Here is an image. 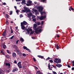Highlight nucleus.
Instances as JSON below:
<instances>
[{
    "instance_id": "54",
    "label": "nucleus",
    "mask_w": 74,
    "mask_h": 74,
    "mask_svg": "<svg viewBox=\"0 0 74 74\" xmlns=\"http://www.w3.org/2000/svg\"><path fill=\"white\" fill-rule=\"evenodd\" d=\"M21 1V0H16V2H19Z\"/></svg>"
},
{
    "instance_id": "41",
    "label": "nucleus",
    "mask_w": 74,
    "mask_h": 74,
    "mask_svg": "<svg viewBox=\"0 0 74 74\" xmlns=\"http://www.w3.org/2000/svg\"><path fill=\"white\" fill-rule=\"evenodd\" d=\"M56 48H57V49H58L59 48V47L58 45H57Z\"/></svg>"
},
{
    "instance_id": "22",
    "label": "nucleus",
    "mask_w": 74,
    "mask_h": 74,
    "mask_svg": "<svg viewBox=\"0 0 74 74\" xmlns=\"http://www.w3.org/2000/svg\"><path fill=\"white\" fill-rule=\"evenodd\" d=\"M43 16H40L39 18V19H40V20H43Z\"/></svg>"
},
{
    "instance_id": "26",
    "label": "nucleus",
    "mask_w": 74,
    "mask_h": 74,
    "mask_svg": "<svg viewBox=\"0 0 74 74\" xmlns=\"http://www.w3.org/2000/svg\"><path fill=\"white\" fill-rule=\"evenodd\" d=\"M16 52L18 53H19L20 52V51L19 50H18V49L17 47V49H16Z\"/></svg>"
},
{
    "instance_id": "45",
    "label": "nucleus",
    "mask_w": 74,
    "mask_h": 74,
    "mask_svg": "<svg viewBox=\"0 0 74 74\" xmlns=\"http://www.w3.org/2000/svg\"><path fill=\"white\" fill-rule=\"evenodd\" d=\"M10 32H10L11 33H13L14 32L12 29L11 30Z\"/></svg>"
},
{
    "instance_id": "58",
    "label": "nucleus",
    "mask_w": 74,
    "mask_h": 74,
    "mask_svg": "<svg viewBox=\"0 0 74 74\" xmlns=\"http://www.w3.org/2000/svg\"><path fill=\"white\" fill-rule=\"evenodd\" d=\"M52 66H53L54 68H56V66H54V65H52Z\"/></svg>"
},
{
    "instance_id": "20",
    "label": "nucleus",
    "mask_w": 74,
    "mask_h": 74,
    "mask_svg": "<svg viewBox=\"0 0 74 74\" xmlns=\"http://www.w3.org/2000/svg\"><path fill=\"white\" fill-rule=\"evenodd\" d=\"M5 57H6V58H10L11 57L10 56H9V55H6L5 56Z\"/></svg>"
},
{
    "instance_id": "34",
    "label": "nucleus",
    "mask_w": 74,
    "mask_h": 74,
    "mask_svg": "<svg viewBox=\"0 0 74 74\" xmlns=\"http://www.w3.org/2000/svg\"><path fill=\"white\" fill-rule=\"evenodd\" d=\"M32 19H33V18H34L36 17L34 15H32Z\"/></svg>"
},
{
    "instance_id": "28",
    "label": "nucleus",
    "mask_w": 74,
    "mask_h": 74,
    "mask_svg": "<svg viewBox=\"0 0 74 74\" xmlns=\"http://www.w3.org/2000/svg\"><path fill=\"white\" fill-rule=\"evenodd\" d=\"M36 74H42L40 73V71H38L37 72V73Z\"/></svg>"
},
{
    "instance_id": "32",
    "label": "nucleus",
    "mask_w": 74,
    "mask_h": 74,
    "mask_svg": "<svg viewBox=\"0 0 74 74\" xmlns=\"http://www.w3.org/2000/svg\"><path fill=\"white\" fill-rule=\"evenodd\" d=\"M50 59V58L49 57H48V58H47L46 59V61H47Z\"/></svg>"
},
{
    "instance_id": "27",
    "label": "nucleus",
    "mask_w": 74,
    "mask_h": 74,
    "mask_svg": "<svg viewBox=\"0 0 74 74\" xmlns=\"http://www.w3.org/2000/svg\"><path fill=\"white\" fill-rule=\"evenodd\" d=\"M32 20L34 22H35L36 21V18L32 19Z\"/></svg>"
},
{
    "instance_id": "42",
    "label": "nucleus",
    "mask_w": 74,
    "mask_h": 74,
    "mask_svg": "<svg viewBox=\"0 0 74 74\" xmlns=\"http://www.w3.org/2000/svg\"><path fill=\"white\" fill-rule=\"evenodd\" d=\"M14 64H17V61L16 60H14Z\"/></svg>"
},
{
    "instance_id": "51",
    "label": "nucleus",
    "mask_w": 74,
    "mask_h": 74,
    "mask_svg": "<svg viewBox=\"0 0 74 74\" xmlns=\"http://www.w3.org/2000/svg\"><path fill=\"white\" fill-rule=\"evenodd\" d=\"M14 36H12L11 38H10V39H12L14 38Z\"/></svg>"
},
{
    "instance_id": "33",
    "label": "nucleus",
    "mask_w": 74,
    "mask_h": 74,
    "mask_svg": "<svg viewBox=\"0 0 74 74\" xmlns=\"http://www.w3.org/2000/svg\"><path fill=\"white\" fill-rule=\"evenodd\" d=\"M27 32L28 33H29V29H27Z\"/></svg>"
},
{
    "instance_id": "11",
    "label": "nucleus",
    "mask_w": 74,
    "mask_h": 74,
    "mask_svg": "<svg viewBox=\"0 0 74 74\" xmlns=\"http://www.w3.org/2000/svg\"><path fill=\"white\" fill-rule=\"evenodd\" d=\"M5 65L6 66H8L9 67L11 66L10 64V63H7L6 62H5Z\"/></svg>"
},
{
    "instance_id": "64",
    "label": "nucleus",
    "mask_w": 74,
    "mask_h": 74,
    "mask_svg": "<svg viewBox=\"0 0 74 74\" xmlns=\"http://www.w3.org/2000/svg\"><path fill=\"white\" fill-rule=\"evenodd\" d=\"M71 62L73 64H74V60H73L72 62Z\"/></svg>"
},
{
    "instance_id": "24",
    "label": "nucleus",
    "mask_w": 74,
    "mask_h": 74,
    "mask_svg": "<svg viewBox=\"0 0 74 74\" xmlns=\"http://www.w3.org/2000/svg\"><path fill=\"white\" fill-rule=\"evenodd\" d=\"M24 9H25V12H27V11L28 9L27 8H25V7H24Z\"/></svg>"
},
{
    "instance_id": "56",
    "label": "nucleus",
    "mask_w": 74,
    "mask_h": 74,
    "mask_svg": "<svg viewBox=\"0 0 74 74\" xmlns=\"http://www.w3.org/2000/svg\"><path fill=\"white\" fill-rule=\"evenodd\" d=\"M33 60H34V62H36V59L35 58H33Z\"/></svg>"
},
{
    "instance_id": "35",
    "label": "nucleus",
    "mask_w": 74,
    "mask_h": 74,
    "mask_svg": "<svg viewBox=\"0 0 74 74\" xmlns=\"http://www.w3.org/2000/svg\"><path fill=\"white\" fill-rule=\"evenodd\" d=\"M58 64H59V63H61V60H60V59H58Z\"/></svg>"
},
{
    "instance_id": "31",
    "label": "nucleus",
    "mask_w": 74,
    "mask_h": 74,
    "mask_svg": "<svg viewBox=\"0 0 74 74\" xmlns=\"http://www.w3.org/2000/svg\"><path fill=\"white\" fill-rule=\"evenodd\" d=\"M6 16L8 18H9V15H8V14H6Z\"/></svg>"
},
{
    "instance_id": "53",
    "label": "nucleus",
    "mask_w": 74,
    "mask_h": 74,
    "mask_svg": "<svg viewBox=\"0 0 74 74\" xmlns=\"http://www.w3.org/2000/svg\"><path fill=\"white\" fill-rule=\"evenodd\" d=\"M67 66L68 67V68H71V66H70V65L69 64Z\"/></svg>"
},
{
    "instance_id": "17",
    "label": "nucleus",
    "mask_w": 74,
    "mask_h": 74,
    "mask_svg": "<svg viewBox=\"0 0 74 74\" xmlns=\"http://www.w3.org/2000/svg\"><path fill=\"white\" fill-rule=\"evenodd\" d=\"M6 25H8L9 24V23L8 22V21L7 20V19L6 20Z\"/></svg>"
},
{
    "instance_id": "13",
    "label": "nucleus",
    "mask_w": 74,
    "mask_h": 74,
    "mask_svg": "<svg viewBox=\"0 0 74 74\" xmlns=\"http://www.w3.org/2000/svg\"><path fill=\"white\" fill-rule=\"evenodd\" d=\"M12 47L13 48L16 49V50L17 49V46L15 45H12Z\"/></svg>"
},
{
    "instance_id": "57",
    "label": "nucleus",
    "mask_w": 74,
    "mask_h": 74,
    "mask_svg": "<svg viewBox=\"0 0 74 74\" xmlns=\"http://www.w3.org/2000/svg\"><path fill=\"white\" fill-rule=\"evenodd\" d=\"M33 33L34 32H31L30 33V34H33Z\"/></svg>"
},
{
    "instance_id": "2",
    "label": "nucleus",
    "mask_w": 74,
    "mask_h": 74,
    "mask_svg": "<svg viewBox=\"0 0 74 74\" xmlns=\"http://www.w3.org/2000/svg\"><path fill=\"white\" fill-rule=\"evenodd\" d=\"M27 24V23L25 21H23V22H21V29L23 30H25V27L24 26V25H26Z\"/></svg>"
},
{
    "instance_id": "6",
    "label": "nucleus",
    "mask_w": 74,
    "mask_h": 74,
    "mask_svg": "<svg viewBox=\"0 0 74 74\" xmlns=\"http://www.w3.org/2000/svg\"><path fill=\"white\" fill-rule=\"evenodd\" d=\"M6 29H5V30L4 31V32H3V33L2 35L4 37H6Z\"/></svg>"
},
{
    "instance_id": "23",
    "label": "nucleus",
    "mask_w": 74,
    "mask_h": 74,
    "mask_svg": "<svg viewBox=\"0 0 74 74\" xmlns=\"http://www.w3.org/2000/svg\"><path fill=\"white\" fill-rule=\"evenodd\" d=\"M3 71L2 69H0V74H3Z\"/></svg>"
},
{
    "instance_id": "61",
    "label": "nucleus",
    "mask_w": 74,
    "mask_h": 74,
    "mask_svg": "<svg viewBox=\"0 0 74 74\" xmlns=\"http://www.w3.org/2000/svg\"><path fill=\"white\" fill-rule=\"evenodd\" d=\"M71 70H72V71H73L74 70V67H72L71 69Z\"/></svg>"
},
{
    "instance_id": "60",
    "label": "nucleus",
    "mask_w": 74,
    "mask_h": 74,
    "mask_svg": "<svg viewBox=\"0 0 74 74\" xmlns=\"http://www.w3.org/2000/svg\"><path fill=\"white\" fill-rule=\"evenodd\" d=\"M43 12H40V14H41V15H42L43 14Z\"/></svg>"
},
{
    "instance_id": "50",
    "label": "nucleus",
    "mask_w": 74,
    "mask_h": 74,
    "mask_svg": "<svg viewBox=\"0 0 74 74\" xmlns=\"http://www.w3.org/2000/svg\"><path fill=\"white\" fill-rule=\"evenodd\" d=\"M53 74H57V73L54 71H53Z\"/></svg>"
},
{
    "instance_id": "52",
    "label": "nucleus",
    "mask_w": 74,
    "mask_h": 74,
    "mask_svg": "<svg viewBox=\"0 0 74 74\" xmlns=\"http://www.w3.org/2000/svg\"><path fill=\"white\" fill-rule=\"evenodd\" d=\"M29 15L31 17V16L32 15V13H31V12H30V13H29Z\"/></svg>"
},
{
    "instance_id": "55",
    "label": "nucleus",
    "mask_w": 74,
    "mask_h": 74,
    "mask_svg": "<svg viewBox=\"0 0 74 74\" xmlns=\"http://www.w3.org/2000/svg\"><path fill=\"white\" fill-rule=\"evenodd\" d=\"M58 58H55V60H56V61H58Z\"/></svg>"
},
{
    "instance_id": "8",
    "label": "nucleus",
    "mask_w": 74,
    "mask_h": 74,
    "mask_svg": "<svg viewBox=\"0 0 74 74\" xmlns=\"http://www.w3.org/2000/svg\"><path fill=\"white\" fill-rule=\"evenodd\" d=\"M18 71V69L16 67H15L13 69V70H12V72H15V71Z\"/></svg>"
},
{
    "instance_id": "19",
    "label": "nucleus",
    "mask_w": 74,
    "mask_h": 74,
    "mask_svg": "<svg viewBox=\"0 0 74 74\" xmlns=\"http://www.w3.org/2000/svg\"><path fill=\"white\" fill-rule=\"evenodd\" d=\"M20 40L21 41H22V42H24V39L22 38H20Z\"/></svg>"
},
{
    "instance_id": "5",
    "label": "nucleus",
    "mask_w": 74,
    "mask_h": 74,
    "mask_svg": "<svg viewBox=\"0 0 74 74\" xmlns=\"http://www.w3.org/2000/svg\"><path fill=\"white\" fill-rule=\"evenodd\" d=\"M23 49H25V50H27V51H28L30 52H31V51L29 50V49H28L27 48V47H26V46H24L23 47Z\"/></svg>"
},
{
    "instance_id": "59",
    "label": "nucleus",
    "mask_w": 74,
    "mask_h": 74,
    "mask_svg": "<svg viewBox=\"0 0 74 74\" xmlns=\"http://www.w3.org/2000/svg\"><path fill=\"white\" fill-rule=\"evenodd\" d=\"M19 41V40H18L16 41V44H18V42Z\"/></svg>"
},
{
    "instance_id": "39",
    "label": "nucleus",
    "mask_w": 74,
    "mask_h": 74,
    "mask_svg": "<svg viewBox=\"0 0 74 74\" xmlns=\"http://www.w3.org/2000/svg\"><path fill=\"white\" fill-rule=\"evenodd\" d=\"M44 21H42L41 23V26H42V25L44 24Z\"/></svg>"
},
{
    "instance_id": "30",
    "label": "nucleus",
    "mask_w": 74,
    "mask_h": 74,
    "mask_svg": "<svg viewBox=\"0 0 74 74\" xmlns=\"http://www.w3.org/2000/svg\"><path fill=\"white\" fill-rule=\"evenodd\" d=\"M6 51H7V53H8L9 54H11V52L9 51L8 50H7Z\"/></svg>"
},
{
    "instance_id": "29",
    "label": "nucleus",
    "mask_w": 74,
    "mask_h": 74,
    "mask_svg": "<svg viewBox=\"0 0 74 74\" xmlns=\"http://www.w3.org/2000/svg\"><path fill=\"white\" fill-rule=\"evenodd\" d=\"M36 24L37 25H39L40 24V23L39 22H38L36 23Z\"/></svg>"
},
{
    "instance_id": "18",
    "label": "nucleus",
    "mask_w": 74,
    "mask_h": 74,
    "mask_svg": "<svg viewBox=\"0 0 74 74\" xmlns=\"http://www.w3.org/2000/svg\"><path fill=\"white\" fill-rule=\"evenodd\" d=\"M37 57H39V58H41V59H43L44 58V57L43 56H37Z\"/></svg>"
},
{
    "instance_id": "25",
    "label": "nucleus",
    "mask_w": 74,
    "mask_h": 74,
    "mask_svg": "<svg viewBox=\"0 0 74 74\" xmlns=\"http://www.w3.org/2000/svg\"><path fill=\"white\" fill-rule=\"evenodd\" d=\"M70 8L73 11V12H74V9L73 8H72V6H71Z\"/></svg>"
},
{
    "instance_id": "63",
    "label": "nucleus",
    "mask_w": 74,
    "mask_h": 74,
    "mask_svg": "<svg viewBox=\"0 0 74 74\" xmlns=\"http://www.w3.org/2000/svg\"><path fill=\"white\" fill-rule=\"evenodd\" d=\"M46 18V16L45 15H44V16H43V18Z\"/></svg>"
},
{
    "instance_id": "44",
    "label": "nucleus",
    "mask_w": 74,
    "mask_h": 74,
    "mask_svg": "<svg viewBox=\"0 0 74 74\" xmlns=\"http://www.w3.org/2000/svg\"><path fill=\"white\" fill-rule=\"evenodd\" d=\"M23 15L22 14H21V15H20V18H22V17H23Z\"/></svg>"
},
{
    "instance_id": "1",
    "label": "nucleus",
    "mask_w": 74,
    "mask_h": 74,
    "mask_svg": "<svg viewBox=\"0 0 74 74\" xmlns=\"http://www.w3.org/2000/svg\"><path fill=\"white\" fill-rule=\"evenodd\" d=\"M37 26L36 24L34 23V24L33 28L35 30V32L36 33V34H38L39 33H41L42 31V29H38L39 27H38L36 28Z\"/></svg>"
},
{
    "instance_id": "14",
    "label": "nucleus",
    "mask_w": 74,
    "mask_h": 74,
    "mask_svg": "<svg viewBox=\"0 0 74 74\" xmlns=\"http://www.w3.org/2000/svg\"><path fill=\"white\" fill-rule=\"evenodd\" d=\"M2 47H3V48L4 49H6V45H5V44H3L2 45Z\"/></svg>"
},
{
    "instance_id": "3",
    "label": "nucleus",
    "mask_w": 74,
    "mask_h": 74,
    "mask_svg": "<svg viewBox=\"0 0 74 74\" xmlns=\"http://www.w3.org/2000/svg\"><path fill=\"white\" fill-rule=\"evenodd\" d=\"M37 8L39 9L40 11H42L43 9H44L43 7H42L41 6H38Z\"/></svg>"
},
{
    "instance_id": "9",
    "label": "nucleus",
    "mask_w": 74,
    "mask_h": 74,
    "mask_svg": "<svg viewBox=\"0 0 74 74\" xmlns=\"http://www.w3.org/2000/svg\"><path fill=\"white\" fill-rule=\"evenodd\" d=\"M4 49H2L0 50V53H1L3 55H5V53H4Z\"/></svg>"
},
{
    "instance_id": "36",
    "label": "nucleus",
    "mask_w": 74,
    "mask_h": 74,
    "mask_svg": "<svg viewBox=\"0 0 74 74\" xmlns=\"http://www.w3.org/2000/svg\"><path fill=\"white\" fill-rule=\"evenodd\" d=\"M28 3H32V1H29L27 2Z\"/></svg>"
},
{
    "instance_id": "46",
    "label": "nucleus",
    "mask_w": 74,
    "mask_h": 74,
    "mask_svg": "<svg viewBox=\"0 0 74 74\" xmlns=\"http://www.w3.org/2000/svg\"><path fill=\"white\" fill-rule=\"evenodd\" d=\"M12 11H10V15H12Z\"/></svg>"
},
{
    "instance_id": "62",
    "label": "nucleus",
    "mask_w": 74,
    "mask_h": 74,
    "mask_svg": "<svg viewBox=\"0 0 74 74\" xmlns=\"http://www.w3.org/2000/svg\"><path fill=\"white\" fill-rule=\"evenodd\" d=\"M34 11L35 12H36H36L37 11V10L35 9Z\"/></svg>"
},
{
    "instance_id": "15",
    "label": "nucleus",
    "mask_w": 74,
    "mask_h": 74,
    "mask_svg": "<svg viewBox=\"0 0 74 74\" xmlns=\"http://www.w3.org/2000/svg\"><path fill=\"white\" fill-rule=\"evenodd\" d=\"M4 71L6 73H9L10 72V70L5 69L4 70Z\"/></svg>"
},
{
    "instance_id": "10",
    "label": "nucleus",
    "mask_w": 74,
    "mask_h": 74,
    "mask_svg": "<svg viewBox=\"0 0 74 74\" xmlns=\"http://www.w3.org/2000/svg\"><path fill=\"white\" fill-rule=\"evenodd\" d=\"M12 56L14 58H15V57H16V53L14 52L12 54Z\"/></svg>"
},
{
    "instance_id": "47",
    "label": "nucleus",
    "mask_w": 74,
    "mask_h": 74,
    "mask_svg": "<svg viewBox=\"0 0 74 74\" xmlns=\"http://www.w3.org/2000/svg\"><path fill=\"white\" fill-rule=\"evenodd\" d=\"M22 12H23L24 13H25V12L26 11H25V9H24V10H22Z\"/></svg>"
},
{
    "instance_id": "43",
    "label": "nucleus",
    "mask_w": 74,
    "mask_h": 74,
    "mask_svg": "<svg viewBox=\"0 0 74 74\" xmlns=\"http://www.w3.org/2000/svg\"><path fill=\"white\" fill-rule=\"evenodd\" d=\"M28 17L29 18H30L31 17V16L29 15V14H28Z\"/></svg>"
},
{
    "instance_id": "38",
    "label": "nucleus",
    "mask_w": 74,
    "mask_h": 74,
    "mask_svg": "<svg viewBox=\"0 0 74 74\" xmlns=\"http://www.w3.org/2000/svg\"><path fill=\"white\" fill-rule=\"evenodd\" d=\"M49 61L50 62V63H52L53 62V61L51 60H49Z\"/></svg>"
},
{
    "instance_id": "21",
    "label": "nucleus",
    "mask_w": 74,
    "mask_h": 74,
    "mask_svg": "<svg viewBox=\"0 0 74 74\" xmlns=\"http://www.w3.org/2000/svg\"><path fill=\"white\" fill-rule=\"evenodd\" d=\"M18 54L20 57L21 56L22 53H21V52H19V53H18Z\"/></svg>"
},
{
    "instance_id": "12",
    "label": "nucleus",
    "mask_w": 74,
    "mask_h": 74,
    "mask_svg": "<svg viewBox=\"0 0 74 74\" xmlns=\"http://www.w3.org/2000/svg\"><path fill=\"white\" fill-rule=\"evenodd\" d=\"M56 66L58 68H60V67L62 66V65L61 64H56Z\"/></svg>"
},
{
    "instance_id": "7",
    "label": "nucleus",
    "mask_w": 74,
    "mask_h": 74,
    "mask_svg": "<svg viewBox=\"0 0 74 74\" xmlns=\"http://www.w3.org/2000/svg\"><path fill=\"white\" fill-rule=\"evenodd\" d=\"M26 1L25 0H22V2H21V4L23 5H25L26 3L25 2Z\"/></svg>"
},
{
    "instance_id": "37",
    "label": "nucleus",
    "mask_w": 74,
    "mask_h": 74,
    "mask_svg": "<svg viewBox=\"0 0 74 74\" xmlns=\"http://www.w3.org/2000/svg\"><path fill=\"white\" fill-rule=\"evenodd\" d=\"M22 55L23 56H27V55H26L24 53H23L22 54Z\"/></svg>"
},
{
    "instance_id": "40",
    "label": "nucleus",
    "mask_w": 74,
    "mask_h": 74,
    "mask_svg": "<svg viewBox=\"0 0 74 74\" xmlns=\"http://www.w3.org/2000/svg\"><path fill=\"white\" fill-rule=\"evenodd\" d=\"M54 61L55 62H56V63H57V64H58V62L56 61V60H54Z\"/></svg>"
},
{
    "instance_id": "49",
    "label": "nucleus",
    "mask_w": 74,
    "mask_h": 74,
    "mask_svg": "<svg viewBox=\"0 0 74 74\" xmlns=\"http://www.w3.org/2000/svg\"><path fill=\"white\" fill-rule=\"evenodd\" d=\"M34 67L36 69H38V67L36 66H35Z\"/></svg>"
},
{
    "instance_id": "16",
    "label": "nucleus",
    "mask_w": 74,
    "mask_h": 74,
    "mask_svg": "<svg viewBox=\"0 0 74 74\" xmlns=\"http://www.w3.org/2000/svg\"><path fill=\"white\" fill-rule=\"evenodd\" d=\"M48 68L49 69V70L52 71V69L51 68H50V63H49L48 64Z\"/></svg>"
},
{
    "instance_id": "48",
    "label": "nucleus",
    "mask_w": 74,
    "mask_h": 74,
    "mask_svg": "<svg viewBox=\"0 0 74 74\" xmlns=\"http://www.w3.org/2000/svg\"><path fill=\"white\" fill-rule=\"evenodd\" d=\"M30 11V9H28L27 10V12H29Z\"/></svg>"
},
{
    "instance_id": "4",
    "label": "nucleus",
    "mask_w": 74,
    "mask_h": 74,
    "mask_svg": "<svg viewBox=\"0 0 74 74\" xmlns=\"http://www.w3.org/2000/svg\"><path fill=\"white\" fill-rule=\"evenodd\" d=\"M17 65L19 68L20 69L22 68V65L21 64V62H19L18 63Z\"/></svg>"
}]
</instances>
